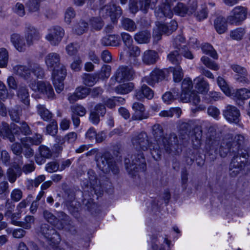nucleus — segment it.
<instances>
[{"instance_id":"1","label":"nucleus","mask_w":250,"mask_h":250,"mask_svg":"<svg viewBox=\"0 0 250 250\" xmlns=\"http://www.w3.org/2000/svg\"><path fill=\"white\" fill-rule=\"evenodd\" d=\"M205 149L211 161H214L217 154L226 157L229 153L231 156H238L246 159L248 154L245 149L244 137L240 134L233 138L227 135L221 142V138L215 132H208L206 141Z\"/></svg>"},{"instance_id":"2","label":"nucleus","mask_w":250,"mask_h":250,"mask_svg":"<svg viewBox=\"0 0 250 250\" xmlns=\"http://www.w3.org/2000/svg\"><path fill=\"white\" fill-rule=\"evenodd\" d=\"M152 133L162 149L163 147L166 152L172 154H177L181 150L179 146V141L175 134L172 133L169 136L164 137L162 126L160 124H155L152 128ZM154 145H156L154 143Z\"/></svg>"},{"instance_id":"3","label":"nucleus","mask_w":250,"mask_h":250,"mask_svg":"<svg viewBox=\"0 0 250 250\" xmlns=\"http://www.w3.org/2000/svg\"><path fill=\"white\" fill-rule=\"evenodd\" d=\"M131 142L135 149L146 151L149 148L154 160L158 161L160 159L162 153L160 146L159 145H154V143H150L146 132H142L133 134L131 138Z\"/></svg>"},{"instance_id":"4","label":"nucleus","mask_w":250,"mask_h":250,"mask_svg":"<svg viewBox=\"0 0 250 250\" xmlns=\"http://www.w3.org/2000/svg\"><path fill=\"white\" fill-rule=\"evenodd\" d=\"M95 160L98 167L104 173L112 172L114 174L119 173L118 167L114 161L113 156L109 152L97 153Z\"/></svg>"},{"instance_id":"5","label":"nucleus","mask_w":250,"mask_h":250,"mask_svg":"<svg viewBox=\"0 0 250 250\" xmlns=\"http://www.w3.org/2000/svg\"><path fill=\"white\" fill-rule=\"evenodd\" d=\"M131 163L130 160L125 158V164L127 172L132 176H135L139 171H144L146 169V163L144 154L141 152L134 154L131 157Z\"/></svg>"},{"instance_id":"6","label":"nucleus","mask_w":250,"mask_h":250,"mask_svg":"<svg viewBox=\"0 0 250 250\" xmlns=\"http://www.w3.org/2000/svg\"><path fill=\"white\" fill-rule=\"evenodd\" d=\"M193 84L189 78H185L182 83L181 100L183 103L190 102L196 105L200 101V97L194 91H191Z\"/></svg>"},{"instance_id":"7","label":"nucleus","mask_w":250,"mask_h":250,"mask_svg":"<svg viewBox=\"0 0 250 250\" xmlns=\"http://www.w3.org/2000/svg\"><path fill=\"white\" fill-rule=\"evenodd\" d=\"M38 235L44 238L50 245L55 246L61 241V237L56 229L47 223L42 224L38 230Z\"/></svg>"},{"instance_id":"8","label":"nucleus","mask_w":250,"mask_h":250,"mask_svg":"<svg viewBox=\"0 0 250 250\" xmlns=\"http://www.w3.org/2000/svg\"><path fill=\"white\" fill-rule=\"evenodd\" d=\"M122 14V11L119 6L111 2L102 7L99 11L100 16L104 18L110 17L112 21L115 22L116 19Z\"/></svg>"},{"instance_id":"9","label":"nucleus","mask_w":250,"mask_h":250,"mask_svg":"<svg viewBox=\"0 0 250 250\" xmlns=\"http://www.w3.org/2000/svg\"><path fill=\"white\" fill-rule=\"evenodd\" d=\"M247 9L246 7L238 6L235 7L227 18L228 22L235 25H240L247 18Z\"/></svg>"},{"instance_id":"10","label":"nucleus","mask_w":250,"mask_h":250,"mask_svg":"<svg viewBox=\"0 0 250 250\" xmlns=\"http://www.w3.org/2000/svg\"><path fill=\"white\" fill-rule=\"evenodd\" d=\"M66 75V70L64 65L52 70V78L57 92L60 93L64 88L63 80Z\"/></svg>"},{"instance_id":"11","label":"nucleus","mask_w":250,"mask_h":250,"mask_svg":"<svg viewBox=\"0 0 250 250\" xmlns=\"http://www.w3.org/2000/svg\"><path fill=\"white\" fill-rule=\"evenodd\" d=\"M43 216L44 219L50 224L54 225L59 229H62L64 228L63 221L68 220V216L63 212L59 213L58 218L53 213L47 210L43 211Z\"/></svg>"},{"instance_id":"12","label":"nucleus","mask_w":250,"mask_h":250,"mask_svg":"<svg viewBox=\"0 0 250 250\" xmlns=\"http://www.w3.org/2000/svg\"><path fill=\"white\" fill-rule=\"evenodd\" d=\"M135 76V72L132 68L121 65L117 69L114 77L117 82L122 83L133 80Z\"/></svg>"},{"instance_id":"13","label":"nucleus","mask_w":250,"mask_h":250,"mask_svg":"<svg viewBox=\"0 0 250 250\" xmlns=\"http://www.w3.org/2000/svg\"><path fill=\"white\" fill-rule=\"evenodd\" d=\"M30 87L34 91H39L45 95L48 98L53 99L55 96L51 85L47 82L40 81L36 84V80L29 84Z\"/></svg>"},{"instance_id":"14","label":"nucleus","mask_w":250,"mask_h":250,"mask_svg":"<svg viewBox=\"0 0 250 250\" xmlns=\"http://www.w3.org/2000/svg\"><path fill=\"white\" fill-rule=\"evenodd\" d=\"M24 36L28 46L33 45L34 42L38 41L41 38L39 30L30 23L25 24Z\"/></svg>"},{"instance_id":"15","label":"nucleus","mask_w":250,"mask_h":250,"mask_svg":"<svg viewBox=\"0 0 250 250\" xmlns=\"http://www.w3.org/2000/svg\"><path fill=\"white\" fill-rule=\"evenodd\" d=\"M64 36L63 29L59 26H55L49 29V33L45 39L52 45H57L61 41Z\"/></svg>"},{"instance_id":"16","label":"nucleus","mask_w":250,"mask_h":250,"mask_svg":"<svg viewBox=\"0 0 250 250\" xmlns=\"http://www.w3.org/2000/svg\"><path fill=\"white\" fill-rule=\"evenodd\" d=\"M184 42V38L181 36H179L174 39L173 44L174 48L176 49L171 51L167 55V59L171 63L177 64L180 62L181 57L179 54L181 48L180 43L183 42Z\"/></svg>"},{"instance_id":"17","label":"nucleus","mask_w":250,"mask_h":250,"mask_svg":"<svg viewBox=\"0 0 250 250\" xmlns=\"http://www.w3.org/2000/svg\"><path fill=\"white\" fill-rule=\"evenodd\" d=\"M87 175L89 182H87L85 184L83 183V185L85 187H91L97 196H100L103 192V188L100 184V182L97 181L95 172L93 170L89 169L87 171Z\"/></svg>"},{"instance_id":"18","label":"nucleus","mask_w":250,"mask_h":250,"mask_svg":"<svg viewBox=\"0 0 250 250\" xmlns=\"http://www.w3.org/2000/svg\"><path fill=\"white\" fill-rule=\"evenodd\" d=\"M223 114L226 119L229 123L237 124L240 121V111L233 105H227L223 110Z\"/></svg>"},{"instance_id":"19","label":"nucleus","mask_w":250,"mask_h":250,"mask_svg":"<svg viewBox=\"0 0 250 250\" xmlns=\"http://www.w3.org/2000/svg\"><path fill=\"white\" fill-rule=\"evenodd\" d=\"M166 71L155 68L150 73L149 76L144 77L143 81L152 86L156 83L164 80L166 78Z\"/></svg>"},{"instance_id":"20","label":"nucleus","mask_w":250,"mask_h":250,"mask_svg":"<svg viewBox=\"0 0 250 250\" xmlns=\"http://www.w3.org/2000/svg\"><path fill=\"white\" fill-rule=\"evenodd\" d=\"M233 158L229 165V174L231 177L236 176L246 165V161L241 160L240 156H232Z\"/></svg>"},{"instance_id":"21","label":"nucleus","mask_w":250,"mask_h":250,"mask_svg":"<svg viewBox=\"0 0 250 250\" xmlns=\"http://www.w3.org/2000/svg\"><path fill=\"white\" fill-rule=\"evenodd\" d=\"M132 108L134 111L132 118L134 120H143L149 117V114L146 111L144 105L139 102H135L132 104Z\"/></svg>"},{"instance_id":"22","label":"nucleus","mask_w":250,"mask_h":250,"mask_svg":"<svg viewBox=\"0 0 250 250\" xmlns=\"http://www.w3.org/2000/svg\"><path fill=\"white\" fill-rule=\"evenodd\" d=\"M231 67L236 73L235 78L237 82L243 83H250V81L248 78L247 71L244 67L237 64L232 65Z\"/></svg>"},{"instance_id":"23","label":"nucleus","mask_w":250,"mask_h":250,"mask_svg":"<svg viewBox=\"0 0 250 250\" xmlns=\"http://www.w3.org/2000/svg\"><path fill=\"white\" fill-rule=\"evenodd\" d=\"M39 154H37L35 156V161L39 165L43 164L45 159H49L52 155V152L47 146L41 145L38 148Z\"/></svg>"},{"instance_id":"24","label":"nucleus","mask_w":250,"mask_h":250,"mask_svg":"<svg viewBox=\"0 0 250 250\" xmlns=\"http://www.w3.org/2000/svg\"><path fill=\"white\" fill-rule=\"evenodd\" d=\"M149 8H151L150 4H146V0H130L129 9L132 13H136L139 10L146 13Z\"/></svg>"},{"instance_id":"25","label":"nucleus","mask_w":250,"mask_h":250,"mask_svg":"<svg viewBox=\"0 0 250 250\" xmlns=\"http://www.w3.org/2000/svg\"><path fill=\"white\" fill-rule=\"evenodd\" d=\"M13 72L25 80H31V82L35 80L32 76L31 68H28L25 65H17L13 67Z\"/></svg>"},{"instance_id":"26","label":"nucleus","mask_w":250,"mask_h":250,"mask_svg":"<svg viewBox=\"0 0 250 250\" xmlns=\"http://www.w3.org/2000/svg\"><path fill=\"white\" fill-rule=\"evenodd\" d=\"M60 56L56 53H50L46 55L45 58V63L49 69L53 70L63 65L60 63Z\"/></svg>"},{"instance_id":"27","label":"nucleus","mask_w":250,"mask_h":250,"mask_svg":"<svg viewBox=\"0 0 250 250\" xmlns=\"http://www.w3.org/2000/svg\"><path fill=\"white\" fill-rule=\"evenodd\" d=\"M10 40L15 48L20 52L24 51L29 46L23 37L19 34H12Z\"/></svg>"},{"instance_id":"28","label":"nucleus","mask_w":250,"mask_h":250,"mask_svg":"<svg viewBox=\"0 0 250 250\" xmlns=\"http://www.w3.org/2000/svg\"><path fill=\"white\" fill-rule=\"evenodd\" d=\"M233 95L237 104L239 106H242L244 104V101L250 98V89L245 88L237 89L233 93Z\"/></svg>"},{"instance_id":"29","label":"nucleus","mask_w":250,"mask_h":250,"mask_svg":"<svg viewBox=\"0 0 250 250\" xmlns=\"http://www.w3.org/2000/svg\"><path fill=\"white\" fill-rule=\"evenodd\" d=\"M158 58V53L155 51L148 50L144 52L142 61L146 64L151 65L155 63Z\"/></svg>"},{"instance_id":"30","label":"nucleus","mask_w":250,"mask_h":250,"mask_svg":"<svg viewBox=\"0 0 250 250\" xmlns=\"http://www.w3.org/2000/svg\"><path fill=\"white\" fill-rule=\"evenodd\" d=\"M154 96L153 91L146 85L143 84L141 88L136 91V99L141 100L144 98L150 100Z\"/></svg>"},{"instance_id":"31","label":"nucleus","mask_w":250,"mask_h":250,"mask_svg":"<svg viewBox=\"0 0 250 250\" xmlns=\"http://www.w3.org/2000/svg\"><path fill=\"white\" fill-rule=\"evenodd\" d=\"M0 135L4 138L8 139L11 142H13L15 140V136L13 135L11 125L5 122H2L0 124Z\"/></svg>"},{"instance_id":"32","label":"nucleus","mask_w":250,"mask_h":250,"mask_svg":"<svg viewBox=\"0 0 250 250\" xmlns=\"http://www.w3.org/2000/svg\"><path fill=\"white\" fill-rule=\"evenodd\" d=\"M101 42L104 46H117L121 44L119 37L115 35H107L103 37Z\"/></svg>"},{"instance_id":"33","label":"nucleus","mask_w":250,"mask_h":250,"mask_svg":"<svg viewBox=\"0 0 250 250\" xmlns=\"http://www.w3.org/2000/svg\"><path fill=\"white\" fill-rule=\"evenodd\" d=\"M17 95L21 102L27 107L29 106V94L27 88L24 86H20L17 91Z\"/></svg>"},{"instance_id":"34","label":"nucleus","mask_w":250,"mask_h":250,"mask_svg":"<svg viewBox=\"0 0 250 250\" xmlns=\"http://www.w3.org/2000/svg\"><path fill=\"white\" fill-rule=\"evenodd\" d=\"M42 136L40 134H36L32 137H25L21 139V145L27 146V143L30 145H39L42 141Z\"/></svg>"},{"instance_id":"35","label":"nucleus","mask_w":250,"mask_h":250,"mask_svg":"<svg viewBox=\"0 0 250 250\" xmlns=\"http://www.w3.org/2000/svg\"><path fill=\"white\" fill-rule=\"evenodd\" d=\"M194 81L196 83L195 88L199 92L202 94H206L208 91L209 88V83L203 78L197 77L194 79Z\"/></svg>"},{"instance_id":"36","label":"nucleus","mask_w":250,"mask_h":250,"mask_svg":"<svg viewBox=\"0 0 250 250\" xmlns=\"http://www.w3.org/2000/svg\"><path fill=\"white\" fill-rule=\"evenodd\" d=\"M214 25L216 31L220 34L225 33L227 30L226 19L222 16H219L215 20Z\"/></svg>"},{"instance_id":"37","label":"nucleus","mask_w":250,"mask_h":250,"mask_svg":"<svg viewBox=\"0 0 250 250\" xmlns=\"http://www.w3.org/2000/svg\"><path fill=\"white\" fill-rule=\"evenodd\" d=\"M150 33L147 30L137 32L134 35V40L139 43H147L150 41Z\"/></svg>"},{"instance_id":"38","label":"nucleus","mask_w":250,"mask_h":250,"mask_svg":"<svg viewBox=\"0 0 250 250\" xmlns=\"http://www.w3.org/2000/svg\"><path fill=\"white\" fill-rule=\"evenodd\" d=\"M88 29V23L83 20H80L74 25L73 30L76 34L81 35L87 32Z\"/></svg>"},{"instance_id":"39","label":"nucleus","mask_w":250,"mask_h":250,"mask_svg":"<svg viewBox=\"0 0 250 250\" xmlns=\"http://www.w3.org/2000/svg\"><path fill=\"white\" fill-rule=\"evenodd\" d=\"M182 113V110L179 107H172L167 110L161 111L159 115L162 117H169L171 118L175 114L178 118L180 117Z\"/></svg>"},{"instance_id":"40","label":"nucleus","mask_w":250,"mask_h":250,"mask_svg":"<svg viewBox=\"0 0 250 250\" xmlns=\"http://www.w3.org/2000/svg\"><path fill=\"white\" fill-rule=\"evenodd\" d=\"M39 115L45 121H48L52 118V114L46 108L44 105L38 104L37 106Z\"/></svg>"},{"instance_id":"41","label":"nucleus","mask_w":250,"mask_h":250,"mask_svg":"<svg viewBox=\"0 0 250 250\" xmlns=\"http://www.w3.org/2000/svg\"><path fill=\"white\" fill-rule=\"evenodd\" d=\"M134 87V85L132 83H125L116 86L115 91L118 94H125L131 92Z\"/></svg>"},{"instance_id":"42","label":"nucleus","mask_w":250,"mask_h":250,"mask_svg":"<svg viewBox=\"0 0 250 250\" xmlns=\"http://www.w3.org/2000/svg\"><path fill=\"white\" fill-rule=\"evenodd\" d=\"M202 138V129L201 127L197 126L193 129V134L191 137V139L194 145L198 146L201 144Z\"/></svg>"},{"instance_id":"43","label":"nucleus","mask_w":250,"mask_h":250,"mask_svg":"<svg viewBox=\"0 0 250 250\" xmlns=\"http://www.w3.org/2000/svg\"><path fill=\"white\" fill-rule=\"evenodd\" d=\"M122 26L124 29L130 32H133L137 29L135 22L129 18H124L122 20Z\"/></svg>"},{"instance_id":"44","label":"nucleus","mask_w":250,"mask_h":250,"mask_svg":"<svg viewBox=\"0 0 250 250\" xmlns=\"http://www.w3.org/2000/svg\"><path fill=\"white\" fill-rule=\"evenodd\" d=\"M9 114L13 121L19 123L21 115V108L20 106H16L9 110Z\"/></svg>"},{"instance_id":"45","label":"nucleus","mask_w":250,"mask_h":250,"mask_svg":"<svg viewBox=\"0 0 250 250\" xmlns=\"http://www.w3.org/2000/svg\"><path fill=\"white\" fill-rule=\"evenodd\" d=\"M14 95V92L11 91L8 92L4 83L0 81V99L2 101H5L7 98H12Z\"/></svg>"},{"instance_id":"46","label":"nucleus","mask_w":250,"mask_h":250,"mask_svg":"<svg viewBox=\"0 0 250 250\" xmlns=\"http://www.w3.org/2000/svg\"><path fill=\"white\" fill-rule=\"evenodd\" d=\"M35 217L32 215H26L23 221H21L19 227L26 229H29L35 223Z\"/></svg>"},{"instance_id":"47","label":"nucleus","mask_w":250,"mask_h":250,"mask_svg":"<svg viewBox=\"0 0 250 250\" xmlns=\"http://www.w3.org/2000/svg\"><path fill=\"white\" fill-rule=\"evenodd\" d=\"M32 77L34 76L35 80L36 78L42 79L44 76V72L41 66L36 63L33 64L30 66Z\"/></svg>"},{"instance_id":"48","label":"nucleus","mask_w":250,"mask_h":250,"mask_svg":"<svg viewBox=\"0 0 250 250\" xmlns=\"http://www.w3.org/2000/svg\"><path fill=\"white\" fill-rule=\"evenodd\" d=\"M42 0H27L26 6L29 11L37 12L40 9V3Z\"/></svg>"},{"instance_id":"49","label":"nucleus","mask_w":250,"mask_h":250,"mask_svg":"<svg viewBox=\"0 0 250 250\" xmlns=\"http://www.w3.org/2000/svg\"><path fill=\"white\" fill-rule=\"evenodd\" d=\"M8 52L4 48H0V67H6L8 61Z\"/></svg>"},{"instance_id":"50","label":"nucleus","mask_w":250,"mask_h":250,"mask_svg":"<svg viewBox=\"0 0 250 250\" xmlns=\"http://www.w3.org/2000/svg\"><path fill=\"white\" fill-rule=\"evenodd\" d=\"M172 70L173 80L175 82H180L184 77V73L182 68L180 66L171 67Z\"/></svg>"},{"instance_id":"51","label":"nucleus","mask_w":250,"mask_h":250,"mask_svg":"<svg viewBox=\"0 0 250 250\" xmlns=\"http://www.w3.org/2000/svg\"><path fill=\"white\" fill-rule=\"evenodd\" d=\"M208 15V11L207 10V8L206 6H203L196 11L194 16L196 18L197 21H201L206 19L207 18Z\"/></svg>"},{"instance_id":"52","label":"nucleus","mask_w":250,"mask_h":250,"mask_svg":"<svg viewBox=\"0 0 250 250\" xmlns=\"http://www.w3.org/2000/svg\"><path fill=\"white\" fill-rule=\"evenodd\" d=\"M173 94L171 92H166L163 95L162 99L165 103L169 104L173 101L175 99L178 98L179 96V92H175L174 90Z\"/></svg>"},{"instance_id":"53","label":"nucleus","mask_w":250,"mask_h":250,"mask_svg":"<svg viewBox=\"0 0 250 250\" xmlns=\"http://www.w3.org/2000/svg\"><path fill=\"white\" fill-rule=\"evenodd\" d=\"M71 113L79 116H83L86 113V109L82 105L78 104H74L70 107Z\"/></svg>"},{"instance_id":"54","label":"nucleus","mask_w":250,"mask_h":250,"mask_svg":"<svg viewBox=\"0 0 250 250\" xmlns=\"http://www.w3.org/2000/svg\"><path fill=\"white\" fill-rule=\"evenodd\" d=\"M218 85L223 92L228 96L230 95L231 92L228 84L225 80L221 77H218L217 79Z\"/></svg>"},{"instance_id":"55","label":"nucleus","mask_w":250,"mask_h":250,"mask_svg":"<svg viewBox=\"0 0 250 250\" xmlns=\"http://www.w3.org/2000/svg\"><path fill=\"white\" fill-rule=\"evenodd\" d=\"M202 50L203 53L208 55L214 59L217 58V54L213 47L208 43L204 44L202 47Z\"/></svg>"},{"instance_id":"56","label":"nucleus","mask_w":250,"mask_h":250,"mask_svg":"<svg viewBox=\"0 0 250 250\" xmlns=\"http://www.w3.org/2000/svg\"><path fill=\"white\" fill-rule=\"evenodd\" d=\"M201 60L204 65L208 68L213 70H217L219 69L218 65L208 57L203 56L201 58Z\"/></svg>"},{"instance_id":"57","label":"nucleus","mask_w":250,"mask_h":250,"mask_svg":"<svg viewBox=\"0 0 250 250\" xmlns=\"http://www.w3.org/2000/svg\"><path fill=\"white\" fill-rule=\"evenodd\" d=\"M173 10L176 14L183 17L187 14V7L185 4L182 2H178L174 7Z\"/></svg>"},{"instance_id":"58","label":"nucleus","mask_w":250,"mask_h":250,"mask_svg":"<svg viewBox=\"0 0 250 250\" xmlns=\"http://www.w3.org/2000/svg\"><path fill=\"white\" fill-rule=\"evenodd\" d=\"M96 76L91 74H85L83 78V82L85 85L91 86L96 83Z\"/></svg>"},{"instance_id":"59","label":"nucleus","mask_w":250,"mask_h":250,"mask_svg":"<svg viewBox=\"0 0 250 250\" xmlns=\"http://www.w3.org/2000/svg\"><path fill=\"white\" fill-rule=\"evenodd\" d=\"M13 10L14 12L20 17H23L25 14L24 5L22 3L17 2Z\"/></svg>"},{"instance_id":"60","label":"nucleus","mask_w":250,"mask_h":250,"mask_svg":"<svg viewBox=\"0 0 250 250\" xmlns=\"http://www.w3.org/2000/svg\"><path fill=\"white\" fill-rule=\"evenodd\" d=\"M80 99L86 97L90 93L89 88L84 86H79L76 88L75 91Z\"/></svg>"},{"instance_id":"61","label":"nucleus","mask_w":250,"mask_h":250,"mask_svg":"<svg viewBox=\"0 0 250 250\" xmlns=\"http://www.w3.org/2000/svg\"><path fill=\"white\" fill-rule=\"evenodd\" d=\"M122 40L124 43V45L128 47L132 45L133 42L132 37L127 33L123 32L121 34Z\"/></svg>"},{"instance_id":"62","label":"nucleus","mask_w":250,"mask_h":250,"mask_svg":"<svg viewBox=\"0 0 250 250\" xmlns=\"http://www.w3.org/2000/svg\"><path fill=\"white\" fill-rule=\"evenodd\" d=\"M58 131V125L56 121H53L46 126V133L52 136H55Z\"/></svg>"},{"instance_id":"63","label":"nucleus","mask_w":250,"mask_h":250,"mask_svg":"<svg viewBox=\"0 0 250 250\" xmlns=\"http://www.w3.org/2000/svg\"><path fill=\"white\" fill-rule=\"evenodd\" d=\"M111 67L108 65H104L99 74V77L102 78H107L110 76Z\"/></svg>"},{"instance_id":"64","label":"nucleus","mask_w":250,"mask_h":250,"mask_svg":"<svg viewBox=\"0 0 250 250\" xmlns=\"http://www.w3.org/2000/svg\"><path fill=\"white\" fill-rule=\"evenodd\" d=\"M75 12L73 8L71 7L67 8L65 13V21L68 24H70L72 19L75 18Z\"/></svg>"}]
</instances>
